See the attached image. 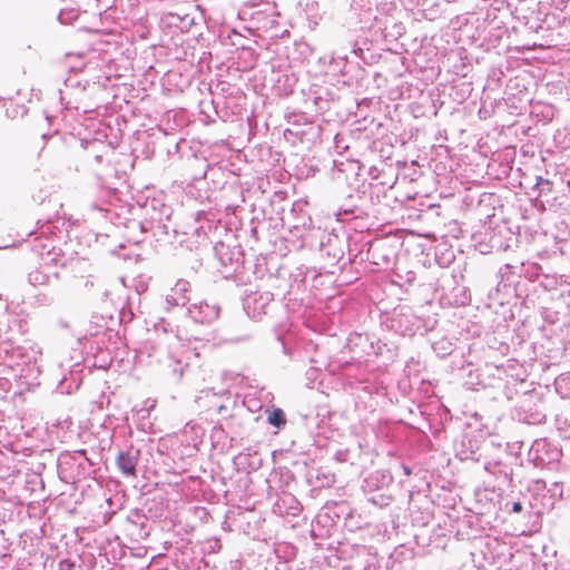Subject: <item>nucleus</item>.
<instances>
[{
    "instance_id": "1",
    "label": "nucleus",
    "mask_w": 570,
    "mask_h": 570,
    "mask_svg": "<svg viewBox=\"0 0 570 570\" xmlns=\"http://www.w3.org/2000/svg\"><path fill=\"white\" fill-rule=\"evenodd\" d=\"M35 253L37 256V264L40 268L45 269L56 267L62 257L60 248L49 246L48 244H40L39 246H36Z\"/></svg>"
},
{
    "instance_id": "2",
    "label": "nucleus",
    "mask_w": 570,
    "mask_h": 570,
    "mask_svg": "<svg viewBox=\"0 0 570 570\" xmlns=\"http://www.w3.org/2000/svg\"><path fill=\"white\" fill-rule=\"evenodd\" d=\"M119 470L127 476L136 475V458L129 452H122L117 458Z\"/></svg>"
},
{
    "instance_id": "3",
    "label": "nucleus",
    "mask_w": 570,
    "mask_h": 570,
    "mask_svg": "<svg viewBox=\"0 0 570 570\" xmlns=\"http://www.w3.org/2000/svg\"><path fill=\"white\" fill-rule=\"evenodd\" d=\"M267 420H268L269 424L277 426V428L286 424V417H285V414L282 409H274L268 414Z\"/></svg>"
},
{
    "instance_id": "4",
    "label": "nucleus",
    "mask_w": 570,
    "mask_h": 570,
    "mask_svg": "<svg viewBox=\"0 0 570 570\" xmlns=\"http://www.w3.org/2000/svg\"><path fill=\"white\" fill-rule=\"evenodd\" d=\"M29 277L33 285H43L49 282V276L39 272L30 273Z\"/></svg>"
},
{
    "instance_id": "5",
    "label": "nucleus",
    "mask_w": 570,
    "mask_h": 570,
    "mask_svg": "<svg viewBox=\"0 0 570 570\" xmlns=\"http://www.w3.org/2000/svg\"><path fill=\"white\" fill-rule=\"evenodd\" d=\"M73 562H71L70 560H63L60 562V569L61 570H71L73 568Z\"/></svg>"
},
{
    "instance_id": "6",
    "label": "nucleus",
    "mask_w": 570,
    "mask_h": 570,
    "mask_svg": "<svg viewBox=\"0 0 570 570\" xmlns=\"http://www.w3.org/2000/svg\"><path fill=\"white\" fill-rule=\"evenodd\" d=\"M512 511L514 513H520L522 511L521 502H514L513 505H512Z\"/></svg>"
}]
</instances>
